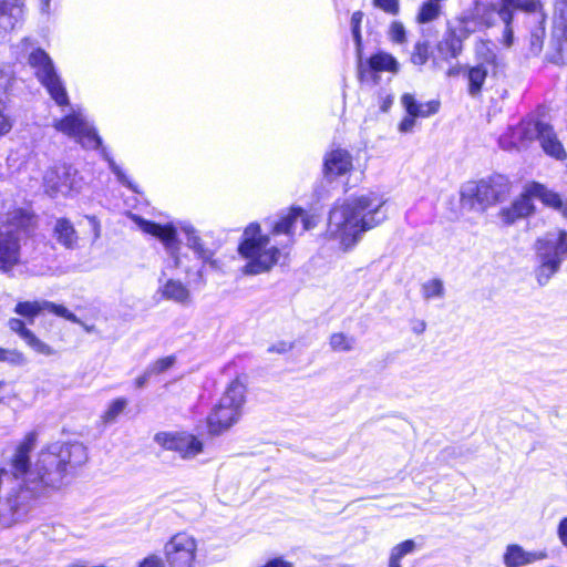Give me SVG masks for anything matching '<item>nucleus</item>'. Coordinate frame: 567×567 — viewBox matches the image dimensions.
Returning a JSON list of instances; mask_svg holds the SVG:
<instances>
[{
  "label": "nucleus",
  "mask_w": 567,
  "mask_h": 567,
  "mask_svg": "<svg viewBox=\"0 0 567 567\" xmlns=\"http://www.w3.org/2000/svg\"><path fill=\"white\" fill-rule=\"evenodd\" d=\"M384 205L385 199L375 192L336 202L329 213L328 238L343 250L353 248L367 231L386 219Z\"/></svg>",
  "instance_id": "1"
},
{
  "label": "nucleus",
  "mask_w": 567,
  "mask_h": 567,
  "mask_svg": "<svg viewBox=\"0 0 567 567\" xmlns=\"http://www.w3.org/2000/svg\"><path fill=\"white\" fill-rule=\"evenodd\" d=\"M35 226L34 215L24 208L10 210L0 225V270L7 272L20 261L21 241Z\"/></svg>",
  "instance_id": "2"
},
{
  "label": "nucleus",
  "mask_w": 567,
  "mask_h": 567,
  "mask_svg": "<svg viewBox=\"0 0 567 567\" xmlns=\"http://www.w3.org/2000/svg\"><path fill=\"white\" fill-rule=\"evenodd\" d=\"M269 236L262 235L257 223L249 224L243 234L239 244V254L248 259L244 267L246 275H259L269 271L279 260L280 250L269 246Z\"/></svg>",
  "instance_id": "3"
},
{
  "label": "nucleus",
  "mask_w": 567,
  "mask_h": 567,
  "mask_svg": "<svg viewBox=\"0 0 567 567\" xmlns=\"http://www.w3.org/2000/svg\"><path fill=\"white\" fill-rule=\"evenodd\" d=\"M55 128L63 134L74 137L85 148H101L103 158L109 163L110 169L116 175L118 182L134 192L136 186L128 179L122 168L110 156L105 147L102 146V140L95 128L86 121L82 112L73 111L63 118L55 122Z\"/></svg>",
  "instance_id": "4"
},
{
  "label": "nucleus",
  "mask_w": 567,
  "mask_h": 567,
  "mask_svg": "<svg viewBox=\"0 0 567 567\" xmlns=\"http://www.w3.org/2000/svg\"><path fill=\"white\" fill-rule=\"evenodd\" d=\"M509 193V182L502 175L467 182L460 190V203L465 209L483 213L503 202Z\"/></svg>",
  "instance_id": "5"
},
{
  "label": "nucleus",
  "mask_w": 567,
  "mask_h": 567,
  "mask_svg": "<svg viewBox=\"0 0 567 567\" xmlns=\"http://www.w3.org/2000/svg\"><path fill=\"white\" fill-rule=\"evenodd\" d=\"M535 249L538 260L536 279L540 286H545L567 259V230L556 229L546 233L536 240Z\"/></svg>",
  "instance_id": "6"
},
{
  "label": "nucleus",
  "mask_w": 567,
  "mask_h": 567,
  "mask_svg": "<svg viewBox=\"0 0 567 567\" xmlns=\"http://www.w3.org/2000/svg\"><path fill=\"white\" fill-rule=\"evenodd\" d=\"M245 385L235 380L230 382L218 405L207 417L210 433L218 434L238 421L245 403Z\"/></svg>",
  "instance_id": "7"
},
{
  "label": "nucleus",
  "mask_w": 567,
  "mask_h": 567,
  "mask_svg": "<svg viewBox=\"0 0 567 567\" xmlns=\"http://www.w3.org/2000/svg\"><path fill=\"white\" fill-rule=\"evenodd\" d=\"M28 64L52 100L60 106L68 105L69 96L65 86L50 55L43 49L34 48L28 54Z\"/></svg>",
  "instance_id": "8"
},
{
  "label": "nucleus",
  "mask_w": 567,
  "mask_h": 567,
  "mask_svg": "<svg viewBox=\"0 0 567 567\" xmlns=\"http://www.w3.org/2000/svg\"><path fill=\"white\" fill-rule=\"evenodd\" d=\"M477 28L476 19L472 16H461L450 23L443 39L437 43V52L442 60L457 59L463 51V41Z\"/></svg>",
  "instance_id": "9"
},
{
  "label": "nucleus",
  "mask_w": 567,
  "mask_h": 567,
  "mask_svg": "<svg viewBox=\"0 0 567 567\" xmlns=\"http://www.w3.org/2000/svg\"><path fill=\"white\" fill-rule=\"evenodd\" d=\"M197 539L185 532L176 533L164 545L167 567H195Z\"/></svg>",
  "instance_id": "10"
},
{
  "label": "nucleus",
  "mask_w": 567,
  "mask_h": 567,
  "mask_svg": "<svg viewBox=\"0 0 567 567\" xmlns=\"http://www.w3.org/2000/svg\"><path fill=\"white\" fill-rule=\"evenodd\" d=\"M132 218L142 231L162 240L169 255L172 267L183 268L186 274H189L190 268L184 262L186 256L179 252V245L176 240V229L172 225L162 226L136 215H133Z\"/></svg>",
  "instance_id": "11"
},
{
  "label": "nucleus",
  "mask_w": 567,
  "mask_h": 567,
  "mask_svg": "<svg viewBox=\"0 0 567 567\" xmlns=\"http://www.w3.org/2000/svg\"><path fill=\"white\" fill-rule=\"evenodd\" d=\"M43 181L47 193L52 197L79 192L82 187V177L73 166L66 164L49 168Z\"/></svg>",
  "instance_id": "12"
},
{
  "label": "nucleus",
  "mask_w": 567,
  "mask_h": 567,
  "mask_svg": "<svg viewBox=\"0 0 567 567\" xmlns=\"http://www.w3.org/2000/svg\"><path fill=\"white\" fill-rule=\"evenodd\" d=\"M154 441L165 450L178 453L182 458H193L203 451V443L186 432H159Z\"/></svg>",
  "instance_id": "13"
},
{
  "label": "nucleus",
  "mask_w": 567,
  "mask_h": 567,
  "mask_svg": "<svg viewBox=\"0 0 567 567\" xmlns=\"http://www.w3.org/2000/svg\"><path fill=\"white\" fill-rule=\"evenodd\" d=\"M316 220L307 212L299 207H292L286 215L281 216L272 226V235H287L292 238L313 228Z\"/></svg>",
  "instance_id": "14"
},
{
  "label": "nucleus",
  "mask_w": 567,
  "mask_h": 567,
  "mask_svg": "<svg viewBox=\"0 0 567 567\" xmlns=\"http://www.w3.org/2000/svg\"><path fill=\"white\" fill-rule=\"evenodd\" d=\"M14 313L25 318L29 323H33L34 319L43 311H49L58 317H62L73 323H81V320L72 313L68 308L55 305L48 300L19 301L14 309Z\"/></svg>",
  "instance_id": "15"
},
{
  "label": "nucleus",
  "mask_w": 567,
  "mask_h": 567,
  "mask_svg": "<svg viewBox=\"0 0 567 567\" xmlns=\"http://www.w3.org/2000/svg\"><path fill=\"white\" fill-rule=\"evenodd\" d=\"M548 558L546 549L528 550L519 544H508L503 554L505 567H527Z\"/></svg>",
  "instance_id": "16"
},
{
  "label": "nucleus",
  "mask_w": 567,
  "mask_h": 567,
  "mask_svg": "<svg viewBox=\"0 0 567 567\" xmlns=\"http://www.w3.org/2000/svg\"><path fill=\"white\" fill-rule=\"evenodd\" d=\"M358 60V70L361 78L372 75L377 81V73L379 72L398 73L399 71V62L388 52L380 51L371 55L365 62L362 61V55Z\"/></svg>",
  "instance_id": "17"
},
{
  "label": "nucleus",
  "mask_w": 567,
  "mask_h": 567,
  "mask_svg": "<svg viewBox=\"0 0 567 567\" xmlns=\"http://www.w3.org/2000/svg\"><path fill=\"white\" fill-rule=\"evenodd\" d=\"M7 324L8 328L12 332L17 333L34 352L47 357L54 354L52 347L40 340L30 329L25 327V323L21 319L10 318Z\"/></svg>",
  "instance_id": "18"
},
{
  "label": "nucleus",
  "mask_w": 567,
  "mask_h": 567,
  "mask_svg": "<svg viewBox=\"0 0 567 567\" xmlns=\"http://www.w3.org/2000/svg\"><path fill=\"white\" fill-rule=\"evenodd\" d=\"M181 230L185 234L187 247L195 252L197 258L203 264H210L215 267V250L204 243L203 238L198 236L197 230L190 224H183Z\"/></svg>",
  "instance_id": "19"
},
{
  "label": "nucleus",
  "mask_w": 567,
  "mask_h": 567,
  "mask_svg": "<svg viewBox=\"0 0 567 567\" xmlns=\"http://www.w3.org/2000/svg\"><path fill=\"white\" fill-rule=\"evenodd\" d=\"M533 212L534 205L526 186L524 193L511 206L501 209L499 217L505 225H512L517 219L529 216Z\"/></svg>",
  "instance_id": "20"
},
{
  "label": "nucleus",
  "mask_w": 567,
  "mask_h": 567,
  "mask_svg": "<svg viewBox=\"0 0 567 567\" xmlns=\"http://www.w3.org/2000/svg\"><path fill=\"white\" fill-rule=\"evenodd\" d=\"M52 236L65 249L75 250L80 247V236L73 223L65 217L55 219Z\"/></svg>",
  "instance_id": "21"
},
{
  "label": "nucleus",
  "mask_w": 567,
  "mask_h": 567,
  "mask_svg": "<svg viewBox=\"0 0 567 567\" xmlns=\"http://www.w3.org/2000/svg\"><path fill=\"white\" fill-rule=\"evenodd\" d=\"M527 194L530 198H538L544 205L559 212L567 219V199H563L559 194L536 182L527 185Z\"/></svg>",
  "instance_id": "22"
},
{
  "label": "nucleus",
  "mask_w": 567,
  "mask_h": 567,
  "mask_svg": "<svg viewBox=\"0 0 567 567\" xmlns=\"http://www.w3.org/2000/svg\"><path fill=\"white\" fill-rule=\"evenodd\" d=\"M352 167V157L344 150H334L324 157L323 172L327 177H337L346 174Z\"/></svg>",
  "instance_id": "23"
},
{
  "label": "nucleus",
  "mask_w": 567,
  "mask_h": 567,
  "mask_svg": "<svg viewBox=\"0 0 567 567\" xmlns=\"http://www.w3.org/2000/svg\"><path fill=\"white\" fill-rule=\"evenodd\" d=\"M513 6H507L502 2L499 9L495 6H486V4H477L475 7V17L480 18L477 22L478 25L489 27L492 24V18L494 14H498L501 20L505 23V27L511 25L513 19Z\"/></svg>",
  "instance_id": "24"
},
{
  "label": "nucleus",
  "mask_w": 567,
  "mask_h": 567,
  "mask_svg": "<svg viewBox=\"0 0 567 567\" xmlns=\"http://www.w3.org/2000/svg\"><path fill=\"white\" fill-rule=\"evenodd\" d=\"M401 104L409 115L417 117H429L434 115L440 110V102L437 100L421 103L416 101L415 96L411 93H404L401 96Z\"/></svg>",
  "instance_id": "25"
},
{
  "label": "nucleus",
  "mask_w": 567,
  "mask_h": 567,
  "mask_svg": "<svg viewBox=\"0 0 567 567\" xmlns=\"http://www.w3.org/2000/svg\"><path fill=\"white\" fill-rule=\"evenodd\" d=\"M538 140L540 142L543 150L548 155L557 159H563L566 156L561 143L558 141L553 126H550L549 124L545 123L544 126H540Z\"/></svg>",
  "instance_id": "26"
},
{
  "label": "nucleus",
  "mask_w": 567,
  "mask_h": 567,
  "mask_svg": "<svg viewBox=\"0 0 567 567\" xmlns=\"http://www.w3.org/2000/svg\"><path fill=\"white\" fill-rule=\"evenodd\" d=\"M162 295L165 299L183 306H187L192 302L189 289L179 280H167L162 287Z\"/></svg>",
  "instance_id": "27"
},
{
  "label": "nucleus",
  "mask_w": 567,
  "mask_h": 567,
  "mask_svg": "<svg viewBox=\"0 0 567 567\" xmlns=\"http://www.w3.org/2000/svg\"><path fill=\"white\" fill-rule=\"evenodd\" d=\"M22 9L17 2L3 0L0 3V33L14 29L19 22Z\"/></svg>",
  "instance_id": "28"
},
{
  "label": "nucleus",
  "mask_w": 567,
  "mask_h": 567,
  "mask_svg": "<svg viewBox=\"0 0 567 567\" xmlns=\"http://www.w3.org/2000/svg\"><path fill=\"white\" fill-rule=\"evenodd\" d=\"M475 54L478 64H484L486 68H496L498 64V58L496 54V45L489 40H480L475 44Z\"/></svg>",
  "instance_id": "29"
},
{
  "label": "nucleus",
  "mask_w": 567,
  "mask_h": 567,
  "mask_svg": "<svg viewBox=\"0 0 567 567\" xmlns=\"http://www.w3.org/2000/svg\"><path fill=\"white\" fill-rule=\"evenodd\" d=\"M487 74L488 69L484 64H477L468 69V93L472 96H476L481 92Z\"/></svg>",
  "instance_id": "30"
},
{
  "label": "nucleus",
  "mask_w": 567,
  "mask_h": 567,
  "mask_svg": "<svg viewBox=\"0 0 567 567\" xmlns=\"http://www.w3.org/2000/svg\"><path fill=\"white\" fill-rule=\"evenodd\" d=\"M544 122H530L522 121L517 126L509 127L513 133H519L523 136V142H532L535 138L538 140L540 126H544Z\"/></svg>",
  "instance_id": "31"
},
{
  "label": "nucleus",
  "mask_w": 567,
  "mask_h": 567,
  "mask_svg": "<svg viewBox=\"0 0 567 567\" xmlns=\"http://www.w3.org/2000/svg\"><path fill=\"white\" fill-rule=\"evenodd\" d=\"M416 548V544L412 539L404 540L391 549L390 558H389V567H401V559L412 554Z\"/></svg>",
  "instance_id": "32"
},
{
  "label": "nucleus",
  "mask_w": 567,
  "mask_h": 567,
  "mask_svg": "<svg viewBox=\"0 0 567 567\" xmlns=\"http://www.w3.org/2000/svg\"><path fill=\"white\" fill-rule=\"evenodd\" d=\"M442 6L440 2L434 0H426L421 6L416 20L420 23H427L437 19L441 14Z\"/></svg>",
  "instance_id": "33"
},
{
  "label": "nucleus",
  "mask_w": 567,
  "mask_h": 567,
  "mask_svg": "<svg viewBox=\"0 0 567 567\" xmlns=\"http://www.w3.org/2000/svg\"><path fill=\"white\" fill-rule=\"evenodd\" d=\"M363 12L355 11L351 17V32L355 43L357 56L360 58L362 54V35H361V22L363 20Z\"/></svg>",
  "instance_id": "34"
},
{
  "label": "nucleus",
  "mask_w": 567,
  "mask_h": 567,
  "mask_svg": "<svg viewBox=\"0 0 567 567\" xmlns=\"http://www.w3.org/2000/svg\"><path fill=\"white\" fill-rule=\"evenodd\" d=\"M0 362H4L13 367H22L28 363V359L24 353L17 349H6L0 347Z\"/></svg>",
  "instance_id": "35"
},
{
  "label": "nucleus",
  "mask_w": 567,
  "mask_h": 567,
  "mask_svg": "<svg viewBox=\"0 0 567 567\" xmlns=\"http://www.w3.org/2000/svg\"><path fill=\"white\" fill-rule=\"evenodd\" d=\"M421 291L426 300L442 298L444 296L443 281L441 279H431L422 285Z\"/></svg>",
  "instance_id": "36"
},
{
  "label": "nucleus",
  "mask_w": 567,
  "mask_h": 567,
  "mask_svg": "<svg viewBox=\"0 0 567 567\" xmlns=\"http://www.w3.org/2000/svg\"><path fill=\"white\" fill-rule=\"evenodd\" d=\"M330 347L333 351L348 352L353 349L354 338L348 337L342 332L333 333L330 337Z\"/></svg>",
  "instance_id": "37"
},
{
  "label": "nucleus",
  "mask_w": 567,
  "mask_h": 567,
  "mask_svg": "<svg viewBox=\"0 0 567 567\" xmlns=\"http://www.w3.org/2000/svg\"><path fill=\"white\" fill-rule=\"evenodd\" d=\"M430 58V44L427 41H417L411 53V62L414 65H423Z\"/></svg>",
  "instance_id": "38"
},
{
  "label": "nucleus",
  "mask_w": 567,
  "mask_h": 567,
  "mask_svg": "<svg viewBox=\"0 0 567 567\" xmlns=\"http://www.w3.org/2000/svg\"><path fill=\"white\" fill-rule=\"evenodd\" d=\"M127 405V400L124 398L115 399L103 414V421L105 423L114 422L117 416L124 411Z\"/></svg>",
  "instance_id": "39"
},
{
  "label": "nucleus",
  "mask_w": 567,
  "mask_h": 567,
  "mask_svg": "<svg viewBox=\"0 0 567 567\" xmlns=\"http://www.w3.org/2000/svg\"><path fill=\"white\" fill-rule=\"evenodd\" d=\"M175 362H176L175 355H167V357L161 358L147 367L148 374L157 375V374L164 373L168 369H171L175 364Z\"/></svg>",
  "instance_id": "40"
},
{
  "label": "nucleus",
  "mask_w": 567,
  "mask_h": 567,
  "mask_svg": "<svg viewBox=\"0 0 567 567\" xmlns=\"http://www.w3.org/2000/svg\"><path fill=\"white\" fill-rule=\"evenodd\" d=\"M388 34L389 39L394 43L402 44L406 41V31L400 21H393L390 24Z\"/></svg>",
  "instance_id": "41"
},
{
  "label": "nucleus",
  "mask_w": 567,
  "mask_h": 567,
  "mask_svg": "<svg viewBox=\"0 0 567 567\" xmlns=\"http://www.w3.org/2000/svg\"><path fill=\"white\" fill-rule=\"evenodd\" d=\"M373 6L392 16L400 11L399 0H373Z\"/></svg>",
  "instance_id": "42"
},
{
  "label": "nucleus",
  "mask_w": 567,
  "mask_h": 567,
  "mask_svg": "<svg viewBox=\"0 0 567 567\" xmlns=\"http://www.w3.org/2000/svg\"><path fill=\"white\" fill-rule=\"evenodd\" d=\"M165 558L157 554H151L138 564V567H165Z\"/></svg>",
  "instance_id": "43"
},
{
  "label": "nucleus",
  "mask_w": 567,
  "mask_h": 567,
  "mask_svg": "<svg viewBox=\"0 0 567 567\" xmlns=\"http://www.w3.org/2000/svg\"><path fill=\"white\" fill-rule=\"evenodd\" d=\"M544 29H538L530 35V50L533 53H538L543 47Z\"/></svg>",
  "instance_id": "44"
},
{
  "label": "nucleus",
  "mask_w": 567,
  "mask_h": 567,
  "mask_svg": "<svg viewBox=\"0 0 567 567\" xmlns=\"http://www.w3.org/2000/svg\"><path fill=\"white\" fill-rule=\"evenodd\" d=\"M502 2L526 11H534L536 9V3L527 0H502Z\"/></svg>",
  "instance_id": "45"
},
{
  "label": "nucleus",
  "mask_w": 567,
  "mask_h": 567,
  "mask_svg": "<svg viewBox=\"0 0 567 567\" xmlns=\"http://www.w3.org/2000/svg\"><path fill=\"white\" fill-rule=\"evenodd\" d=\"M557 537L567 549V516L563 517L557 525Z\"/></svg>",
  "instance_id": "46"
},
{
  "label": "nucleus",
  "mask_w": 567,
  "mask_h": 567,
  "mask_svg": "<svg viewBox=\"0 0 567 567\" xmlns=\"http://www.w3.org/2000/svg\"><path fill=\"white\" fill-rule=\"evenodd\" d=\"M415 125V117L412 115H406L401 123L399 124V131L401 133H409L412 132L413 127Z\"/></svg>",
  "instance_id": "47"
},
{
  "label": "nucleus",
  "mask_w": 567,
  "mask_h": 567,
  "mask_svg": "<svg viewBox=\"0 0 567 567\" xmlns=\"http://www.w3.org/2000/svg\"><path fill=\"white\" fill-rule=\"evenodd\" d=\"M86 219L91 226L92 233H93V239L92 241H96L101 236V225L100 221L95 216H86Z\"/></svg>",
  "instance_id": "48"
},
{
  "label": "nucleus",
  "mask_w": 567,
  "mask_h": 567,
  "mask_svg": "<svg viewBox=\"0 0 567 567\" xmlns=\"http://www.w3.org/2000/svg\"><path fill=\"white\" fill-rule=\"evenodd\" d=\"M498 143L503 150L516 148V141H512L509 130L499 137Z\"/></svg>",
  "instance_id": "49"
},
{
  "label": "nucleus",
  "mask_w": 567,
  "mask_h": 567,
  "mask_svg": "<svg viewBox=\"0 0 567 567\" xmlns=\"http://www.w3.org/2000/svg\"><path fill=\"white\" fill-rule=\"evenodd\" d=\"M292 348L291 343L279 342L268 349L269 352L286 353Z\"/></svg>",
  "instance_id": "50"
},
{
  "label": "nucleus",
  "mask_w": 567,
  "mask_h": 567,
  "mask_svg": "<svg viewBox=\"0 0 567 567\" xmlns=\"http://www.w3.org/2000/svg\"><path fill=\"white\" fill-rule=\"evenodd\" d=\"M152 377V374H148V370L146 368L143 374L135 379V386L138 389L144 388Z\"/></svg>",
  "instance_id": "51"
},
{
  "label": "nucleus",
  "mask_w": 567,
  "mask_h": 567,
  "mask_svg": "<svg viewBox=\"0 0 567 567\" xmlns=\"http://www.w3.org/2000/svg\"><path fill=\"white\" fill-rule=\"evenodd\" d=\"M513 41H514L513 29L511 25H508V27L506 25L504 29V32H503V43L506 47H511L513 44Z\"/></svg>",
  "instance_id": "52"
},
{
  "label": "nucleus",
  "mask_w": 567,
  "mask_h": 567,
  "mask_svg": "<svg viewBox=\"0 0 567 567\" xmlns=\"http://www.w3.org/2000/svg\"><path fill=\"white\" fill-rule=\"evenodd\" d=\"M262 567H292V565L282 558H274Z\"/></svg>",
  "instance_id": "53"
},
{
  "label": "nucleus",
  "mask_w": 567,
  "mask_h": 567,
  "mask_svg": "<svg viewBox=\"0 0 567 567\" xmlns=\"http://www.w3.org/2000/svg\"><path fill=\"white\" fill-rule=\"evenodd\" d=\"M512 141H516V147H519L520 145L527 144V142H523V136L519 133H513L511 132Z\"/></svg>",
  "instance_id": "54"
},
{
  "label": "nucleus",
  "mask_w": 567,
  "mask_h": 567,
  "mask_svg": "<svg viewBox=\"0 0 567 567\" xmlns=\"http://www.w3.org/2000/svg\"><path fill=\"white\" fill-rule=\"evenodd\" d=\"M426 323L424 321H417L416 324L413 327V332L421 334L425 331Z\"/></svg>",
  "instance_id": "55"
},
{
  "label": "nucleus",
  "mask_w": 567,
  "mask_h": 567,
  "mask_svg": "<svg viewBox=\"0 0 567 567\" xmlns=\"http://www.w3.org/2000/svg\"><path fill=\"white\" fill-rule=\"evenodd\" d=\"M391 103H392V101H385L383 103V105L381 106L382 111H384V112L388 111V107L390 106Z\"/></svg>",
  "instance_id": "56"
},
{
  "label": "nucleus",
  "mask_w": 567,
  "mask_h": 567,
  "mask_svg": "<svg viewBox=\"0 0 567 567\" xmlns=\"http://www.w3.org/2000/svg\"><path fill=\"white\" fill-rule=\"evenodd\" d=\"M197 276H198L199 280L203 281V267L197 270Z\"/></svg>",
  "instance_id": "57"
},
{
  "label": "nucleus",
  "mask_w": 567,
  "mask_h": 567,
  "mask_svg": "<svg viewBox=\"0 0 567 567\" xmlns=\"http://www.w3.org/2000/svg\"><path fill=\"white\" fill-rule=\"evenodd\" d=\"M42 3H43V9H48L49 8V3H50V0H41Z\"/></svg>",
  "instance_id": "58"
},
{
  "label": "nucleus",
  "mask_w": 567,
  "mask_h": 567,
  "mask_svg": "<svg viewBox=\"0 0 567 567\" xmlns=\"http://www.w3.org/2000/svg\"><path fill=\"white\" fill-rule=\"evenodd\" d=\"M22 44H23V47H25V50H28L29 40H28V39H24V40L22 41Z\"/></svg>",
  "instance_id": "59"
},
{
  "label": "nucleus",
  "mask_w": 567,
  "mask_h": 567,
  "mask_svg": "<svg viewBox=\"0 0 567 567\" xmlns=\"http://www.w3.org/2000/svg\"><path fill=\"white\" fill-rule=\"evenodd\" d=\"M447 74H449V75H453V74H455V70H450Z\"/></svg>",
  "instance_id": "60"
},
{
  "label": "nucleus",
  "mask_w": 567,
  "mask_h": 567,
  "mask_svg": "<svg viewBox=\"0 0 567 567\" xmlns=\"http://www.w3.org/2000/svg\"><path fill=\"white\" fill-rule=\"evenodd\" d=\"M3 76V72L2 70L0 69V79Z\"/></svg>",
  "instance_id": "61"
},
{
  "label": "nucleus",
  "mask_w": 567,
  "mask_h": 567,
  "mask_svg": "<svg viewBox=\"0 0 567 567\" xmlns=\"http://www.w3.org/2000/svg\"><path fill=\"white\" fill-rule=\"evenodd\" d=\"M18 0H14V2H17Z\"/></svg>",
  "instance_id": "62"
}]
</instances>
